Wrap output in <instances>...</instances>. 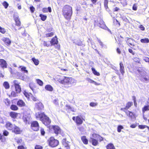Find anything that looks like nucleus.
<instances>
[{"label":"nucleus","mask_w":149,"mask_h":149,"mask_svg":"<svg viewBox=\"0 0 149 149\" xmlns=\"http://www.w3.org/2000/svg\"><path fill=\"white\" fill-rule=\"evenodd\" d=\"M45 89L48 91H52L53 90V88L51 86L48 85H46L45 87Z\"/></svg>","instance_id":"23"},{"label":"nucleus","mask_w":149,"mask_h":149,"mask_svg":"<svg viewBox=\"0 0 149 149\" xmlns=\"http://www.w3.org/2000/svg\"><path fill=\"white\" fill-rule=\"evenodd\" d=\"M81 139L84 144H87L88 143V140L86 139V136H82L81 137Z\"/></svg>","instance_id":"27"},{"label":"nucleus","mask_w":149,"mask_h":149,"mask_svg":"<svg viewBox=\"0 0 149 149\" xmlns=\"http://www.w3.org/2000/svg\"><path fill=\"white\" fill-rule=\"evenodd\" d=\"M30 118V117L29 116H27L25 115L23 116L22 119L24 121L26 124L27 123L29 122Z\"/></svg>","instance_id":"14"},{"label":"nucleus","mask_w":149,"mask_h":149,"mask_svg":"<svg viewBox=\"0 0 149 149\" xmlns=\"http://www.w3.org/2000/svg\"><path fill=\"white\" fill-rule=\"evenodd\" d=\"M91 141L92 144L94 146H97L98 144L97 140L93 138H91Z\"/></svg>","instance_id":"21"},{"label":"nucleus","mask_w":149,"mask_h":149,"mask_svg":"<svg viewBox=\"0 0 149 149\" xmlns=\"http://www.w3.org/2000/svg\"><path fill=\"white\" fill-rule=\"evenodd\" d=\"M20 79L26 81H28L30 80L29 77H28L26 75H24L23 76L20 77Z\"/></svg>","instance_id":"22"},{"label":"nucleus","mask_w":149,"mask_h":149,"mask_svg":"<svg viewBox=\"0 0 149 149\" xmlns=\"http://www.w3.org/2000/svg\"><path fill=\"white\" fill-rule=\"evenodd\" d=\"M31 128L34 131H37L38 130L39 125L37 121H34L31 123Z\"/></svg>","instance_id":"7"},{"label":"nucleus","mask_w":149,"mask_h":149,"mask_svg":"<svg viewBox=\"0 0 149 149\" xmlns=\"http://www.w3.org/2000/svg\"><path fill=\"white\" fill-rule=\"evenodd\" d=\"M53 128L54 132L56 134H58L61 132V129L59 127L57 126H53Z\"/></svg>","instance_id":"10"},{"label":"nucleus","mask_w":149,"mask_h":149,"mask_svg":"<svg viewBox=\"0 0 149 149\" xmlns=\"http://www.w3.org/2000/svg\"><path fill=\"white\" fill-rule=\"evenodd\" d=\"M42 11L44 13H47L48 11L49 12H52V9L50 7H48V8H44L42 9Z\"/></svg>","instance_id":"24"},{"label":"nucleus","mask_w":149,"mask_h":149,"mask_svg":"<svg viewBox=\"0 0 149 149\" xmlns=\"http://www.w3.org/2000/svg\"><path fill=\"white\" fill-rule=\"evenodd\" d=\"M18 115V113H16L14 112H11L10 113V116L12 118H16Z\"/></svg>","instance_id":"26"},{"label":"nucleus","mask_w":149,"mask_h":149,"mask_svg":"<svg viewBox=\"0 0 149 149\" xmlns=\"http://www.w3.org/2000/svg\"><path fill=\"white\" fill-rule=\"evenodd\" d=\"M26 68L25 67H23L21 68V70L22 71H24L25 72L27 73L28 71L26 70Z\"/></svg>","instance_id":"47"},{"label":"nucleus","mask_w":149,"mask_h":149,"mask_svg":"<svg viewBox=\"0 0 149 149\" xmlns=\"http://www.w3.org/2000/svg\"><path fill=\"white\" fill-rule=\"evenodd\" d=\"M54 35V33L51 32L50 33H48L45 34V36L47 37H51L52 36Z\"/></svg>","instance_id":"40"},{"label":"nucleus","mask_w":149,"mask_h":149,"mask_svg":"<svg viewBox=\"0 0 149 149\" xmlns=\"http://www.w3.org/2000/svg\"><path fill=\"white\" fill-rule=\"evenodd\" d=\"M35 108L36 110L40 111L43 109L44 106L41 102H39L36 103Z\"/></svg>","instance_id":"8"},{"label":"nucleus","mask_w":149,"mask_h":149,"mask_svg":"<svg viewBox=\"0 0 149 149\" xmlns=\"http://www.w3.org/2000/svg\"><path fill=\"white\" fill-rule=\"evenodd\" d=\"M2 40H3L4 42L7 43L8 45H10L11 43L10 40L8 38H3L1 39Z\"/></svg>","instance_id":"18"},{"label":"nucleus","mask_w":149,"mask_h":149,"mask_svg":"<svg viewBox=\"0 0 149 149\" xmlns=\"http://www.w3.org/2000/svg\"><path fill=\"white\" fill-rule=\"evenodd\" d=\"M10 108L12 110L15 111L17 110L18 109L17 106L16 105L13 104L11 105Z\"/></svg>","instance_id":"33"},{"label":"nucleus","mask_w":149,"mask_h":149,"mask_svg":"<svg viewBox=\"0 0 149 149\" xmlns=\"http://www.w3.org/2000/svg\"><path fill=\"white\" fill-rule=\"evenodd\" d=\"M49 145L52 147H54L57 146L59 143L58 140L55 139L54 137H50L48 140Z\"/></svg>","instance_id":"6"},{"label":"nucleus","mask_w":149,"mask_h":149,"mask_svg":"<svg viewBox=\"0 0 149 149\" xmlns=\"http://www.w3.org/2000/svg\"><path fill=\"white\" fill-rule=\"evenodd\" d=\"M3 86L5 88L8 89L9 88V85L8 82L5 81L3 84Z\"/></svg>","instance_id":"34"},{"label":"nucleus","mask_w":149,"mask_h":149,"mask_svg":"<svg viewBox=\"0 0 149 149\" xmlns=\"http://www.w3.org/2000/svg\"><path fill=\"white\" fill-rule=\"evenodd\" d=\"M24 95H25V97H26V98H29V95L28 93H27V92H26L24 91Z\"/></svg>","instance_id":"56"},{"label":"nucleus","mask_w":149,"mask_h":149,"mask_svg":"<svg viewBox=\"0 0 149 149\" xmlns=\"http://www.w3.org/2000/svg\"><path fill=\"white\" fill-rule=\"evenodd\" d=\"M123 127L121 125H119L118 127V129H117V131L118 132H120L121 131V130L122 129H123Z\"/></svg>","instance_id":"43"},{"label":"nucleus","mask_w":149,"mask_h":149,"mask_svg":"<svg viewBox=\"0 0 149 149\" xmlns=\"http://www.w3.org/2000/svg\"><path fill=\"white\" fill-rule=\"evenodd\" d=\"M37 83L40 86H42L43 84V82L40 80L38 79H36Z\"/></svg>","instance_id":"38"},{"label":"nucleus","mask_w":149,"mask_h":149,"mask_svg":"<svg viewBox=\"0 0 149 149\" xmlns=\"http://www.w3.org/2000/svg\"><path fill=\"white\" fill-rule=\"evenodd\" d=\"M17 105L19 107H24L25 106V102L22 100H19L17 102Z\"/></svg>","instance_id":"16"},{"label":"nucleus","mask_w":149,"mask_h":149,"mask_svg":"<svg viewBox=\"0 0 149 149\" xmlns=\"http://www.w3.org/2000/svg\"><path fill=\"white\" fill-rule=\"evenodd\" d=\"M18 149H24V147L22 145L19 146L17 148Z\"/></svg>","instance_id":"61"},{"label":"nucleus","mask_w":149,"mask_h":149,"mask_svg":"<svg viewBox=\"0 0 149 149\" xmlns=\"http://www.w3.org/2000/svg\"><path fill=\"white\" fill-rule=\"evenodd\" d=\"M58 99H56L53 101L54 103L56 105H58Z\"/></svg>","instance_id":"52"},{"label":"nucleus","mask_w":149,"mask_h":149,"mask_svg":"<svg viewBox=\"0 0 149 149\" xmlns=\"http://www.w3.org/2000/svg\"><path fill=\"white\" fill-rule=\"evenodd\" d=\"M14 127L13 130V131L16 134H19L21 132V131L19 127L15 125Z\"/></svg>","instance_id":"11"},{"label":"nucleus","mask_w":149,"mask_h":149,"mask_svg":"<svg viewBox=\"0 0 149 149\" xmlns=\"http://www.w3.org/2000/svg\"><path fill=\"white\" fill-rule=\"evenodd\" d=\"M40 131L41 134L42 135H44L45 133L44 129L43 128H41L40 130Z\"/></svg>","instance_id":"51"},{"label":"nucleus","mask_w":149,"mask_h":149,"mask_svg":"<svg viewBox=\"0 0 149 149\" xmlns=\"http://www.w3.org/2000/svg\"><path fill=\"white\" fill-rule=\"evenodd\" d=\"M69 142L67 141L66 142V140L65 139H64L63 141V144L64 146L65 147V149H69V146L68 144Z\"/></svg>","instance_id":"15"},{"label":"nucleus","mask_w":149,"mask_h":149,"mask_svg":"<svg viewBox=\"0 0 149 149\" xmlns=\"http://www.w3.org/2000/svg\"><path fill=\"white\" fill-rule=\"evenodd\" d=\"M7 63L4 60L0 59V67L3 68H6L7 67Z\"/></svg>","instance_id":"9"},{"label":"nucleus","mask_w":149,"mask_h":149,"mask_svg":"<svg viewBox=\"0 0 149 149\" xmlns=\"http://www.w3.org/2000/svg\"><path fill=\"white\" fill-rule=\"evenodd\" d=\"M107 149H115V148L113 144L109 143L107 146Z\"/></svg>","instance_id":"28"},{"label":"nucleus","mask_w":149,"mask_h":149,"mask_svg":"<svg viewBox=\"0 0 149 149\" xmlns=\"http://www.w3.org/2000/svg\"><path fill=\"white\" fill-rule=\"evenodd\" d=\"M108 0H104V6L105 7L107 8H108Z\"/></svg>","instance_id":"48"},{"label":"nucleus","mask_w":149,"mask_h":149,"mask_svg":"<svg viewBox=\"0 0 149 149\" xmlns=\"http://www.w3.org/2000/svg\"><path fill=\"white\" fill-rule=\"evenodd\" d=\"M139 28L141 30L143 31L145 30L144 27L142 25H140Z\"/></svg>","instance_id":"62"},{"label":"nucleus","mask_w":149,"mask_h":149,"mask_svg":"<svg viewBox=\"0 0 149 149\" xmlns=\"http://www.w3.org/2000/svg\"><path fill=\"white\" fill-rule=\"evenodd\" d=\"M50 42L52 45L56 44L58 42L56 36H55L50 41Z\"/></svg>","instance_id":"17"},{"label":"nucleus","mask_w":149,"mask_h":149,"mask_svg":"<svg viewBox=\"0 0 149 149\" xmlns=\"http://www.w3.org/2000/svg\"><path fill=\"white\" fill-rule=\"evenodd\" d=\"M124 111L125 113L127 116H128L129 117L131 118L132 117L133 115V113L128 110H126V111Z\"/></svg>","instance_id":"25"},{"label":"nucleus","mask_w":149,"mask_h":149,"mask_svg":"<svg viewBox=\"0 0 149 149\" xmlns=\"http://www.w3.org/2000/svg\"><path fill=\"white\" fill-rule=\"evenodd\" d=\"M127 42L129 44L131 45H133V40L132 39L130 38H128L126 40Z\"/></svg>","instance_id":"30"},{"label":"nucleus","mask_w":149,"mask_h":149,"mask_svg":"<svg viewBox=\"0 0 149 149\" xmlns=\"http://www.w3.org/2000/svg\"><path fill=\"white\" fill-rule=\"evenodd\" d=\"M99 26L103 29H105L106 27V25L104 24H100Z\"/></svg>","instance_id":"53"},{"label":"nucleus","mask_w":149,"mask_h":149,"mask_svg":"<svg viewBox=\"0 0 149 149\" xmlns=\"http://www.w3.org/2000/svg\"><path fill=\"white\" fill-rule=\"evenodd\" d=\"M13 82L15 88V91H12L11 94L12 96L15 97L18 95V94L20 93L21 90L20 86L17 83V81L16 80L14 81Z\"/></svg>","instance_id":"5"},{"label":"nucleus","mask_w":149,"mask_h":149,"mask_svg":"<svg viewBox=\"0 0 149 149\" xmlns=\"http://www.w3.org/2000/svg\"><path fill=\"white\" fill-rule=\"evenodd\" d=\"M29 86L30 88L33 91L34 90V88L33 87V84L32 83H30L29 85Z\"/></svg>","instance_id":"59"},{"label":"nucleus","mask_w":149,"mask_h":149,"mask_svg":"<svg viewBox=\"0 0 149 149\" xmlns=\"http://www.w3.org/2000/svg\"><path fill=\"white\" fill-rule=\"evenodd\" d=\"M132 9L133 10H137V7L136 5L135 4H134L133 7H132Z\"/></svg>","instance_id":"64"},{"label":"nucleus","mask_w":149,"mask_h":149,"mask_svg":"<svg viewBox=\"0 0 149 149\" xmlns=\"http://www.w3.org/2000/svg\"><path fill=\"white\" fill-rule=\"evenodd\" d=\"M73 43L75 45L79 46H81L83 45V43L79 39H76L73 41Z\"/></svg>","instance_id":"12"},{"label":"nucleus","mask_w":149,"mask_h":149,"mask_svg":"<svg viewBox=\"0 0 149 149\" xmlns=\"http://www.w3.org/2000/svg\"><path fill=\"white\" fill-rule=\"evenodd\" d=\"M13 17L14 19L15 20L16 19H19V16L17 13H15L13 15Z\"/></svg>","instance_id":"41"},{"label":"nucleus","mask_w":149,"mask_h":149,"mask_svg":"<svg viewBox=\"0 0 149 149\" xmlns=\"http://www.w3.org/2000/svg\"><path fill=\"white\" fill-rule=\"evenodd\" d=\"M36 116L45 125H48L51 123V120L44 113H37L36 114Z\"/></svg>","instance_id":"1"},{"label":"nucleus","mask_w":149,"mask_h":149,"mask_svg":"<svg viewBox=\"0 0 149 149\" xmlns=\"http://www.w3.org/2000/svg\"><path fill=\"white\" fill-rule=\"evenodd\" d=\"M40 16L41 17V19L43 21H45L47 18L46 16L42 14L40 15Z\"/></svg>","instance_id":"36"},{"label":"nucleus","mask_w":149,"mask_h":149,"mask_svg":"<svg viewBox=\"0 0 149 149\" xmlns=\"http://www.w3.org/2000/svg\"><path fill=\"white\" fill-rule=\"evenodd\" d=\"M8 134H9V133H8V132L6 130L4 131L3 132V135L5 136H8Z\"/></svg>","instance_id":"60"},{"label":"nucleus","mask_w":149,"mask_h":149,"mask_svg":"<svg viewBox=\"0 0 149 149\" xmlns=\"http://www.w3.org/2000/svg\"><path fill=\"white\" fill-rule=\"evenodd\" d=\"M76 121L77 125L81 124L83 122L82 119L79 116H77L76 117Z\"/></svg>","instance_id":"19"},{"label":"nucleus","mask_w":149,"mask_h":149,"mask_svg":"<svg viewBox=\"0 0 149 149\" xmlns=\"http://www.w3.org/2000/svg\"><path fill=\"white\" fill-rule=\"evenodd\" d=\"M97 103H95L94 102H91L90 104V106L94 107L97 106Z\"/></svg>","instance_id":"49"},{"label":"nucleus","mask_w":149,"mask_h":149,"mask_svg":"<svg viewBox=\"0 0 149 149\" xmlns=\"http://www.w3.org/2000/svg\"><path fill=\"white\" fill-rule=\"evenodd\" d=\"M32 60L36 65H38L39 64V61L38 60L33 58H32Z\"/></svg>","instance_id":"35"},{"label":"nucleus","mask_w":149,"mask_h":149,"mask_svg":"<svg viewBox=\"0 0 149 149\" xmlns=\"http://www.w3.org/2000/svg\"><path fill=\"white\" fill-rule=\"evenodd\" d=\"M42 147L38 145H36V146L35 149H42Z\"/></svg>","instance_id":"50"},{"label":"nucleus","mask_w":149,"mask_h":149,"mask_svg":"<svg viewBox=\"0 0 149 149\" xmlns=\"http://www.w3.org/2000/svg\"><path fill=\"white\" fill-rule=\"evenodd\" d=\"M143 59L146 62H148L149 63V58L146 57H144L143 58Z\"/></svg>","instance_id":"46"},{"label":"nucleus","mask_w":149,"mask_h":149,"mask_svg":"<svg viewBox=\"0 0 149 149\" xmlns=\"http://www.w3.org/2000/svg\"><path fill=\"white\" fill-rule=\"evenodd\" d=\"M138 71L139 73V78L141 81L146 83L149 81V76L146 75V73L144 70L140 68Z\"/></svg>","instance_id":"3"},{"label":"nucleus","mask_w":149,"mask_h":149,"mask_svg":"<svg viewBox=\"0 0 149 149\" xmlns=\"http://www.w3.org/2000/svg\"><path fill=\"white\" fill-rule=\"evenodd\" d=\"M15 21L16 22V25L17 26H19L20 25V22L19 21V19H16L15 20Z\"/></svg>","instance_id":"44"},{"label":"nucleus","mask_w":149,"mask_h":149,"mask_svg":"<svg viewBox=\"0 0 149 149\" xmlns=\"http://www.w3.org/2000/svg\"><path fill=\"white\" fill-rule=\"evenodd\" d=\"M141 42L143 43H148L149 42V39L148 38H145L141 40Z\"/></svg>","instance_id":"29"},{"label":"nucleus","mask_w":149,"mask_h":149,"mask_svg":"<svg viewBox=\"0 0 149 149\" xmlns=\"http://www.w3.org/2000/svg\"><path fill=\"white\" fill-rule=\"evenodd\" d=\"M43 45L45 46L49 47V43H47V42L45 41H43Z\"/></svg>","instance_id":"57"},{"label":"nucleus","mask_w":149,"mask_h":149,"mask_svg":"<svg viewBox=\"0 0 149 149\" xmlns=\"http://www.w3.org/2000/svg\"><path fill=\"white\" fill-rule=\"evenodd\" d=\"M97 140H99L100 141H101L103 140V138L100 135H99V136L98 137V138H97Z\"/></svg>","instance_id":"58"},{"label":"nucleus","mask_w":149,"mask_h":149,"mask_svg":"<svg viewBox=\"0 0 149 149\" xmlns=\"http://www.w3.org/2000/svg\"><path fill=\"white\" fill-rule=\"evenodd\" d=\"M60 83L65 85H68L75 83V80L72 77H64L62 79H59L58 80Z\"/></svg>","instance_id":"4"},{"label":"nucleus","mask_w":149,"mask_h":149,"mask_svg":"<svg viewBox=\"0 0 149 149\" xmlns=\"http://www.w3.org/2000/svg\"><path fill=\"white\" fill-rule=\"evenodd\" d=\"M2 4L5 8H6L8 6V4L6 1L3 2Z\"/></svg>","instance_id":"42"},{"label":"nucleus","mask_w":149,"mask_h":149,"mask_svg":"<svg viewBox=\"0 0 149 149\" xmlns=\"http://www.w3.org/2000/svg\"><path fill=\"white\" fill-rule=\"evenodd\" d=\"M92 70V71L93 73L95 75L97 76H99L100 75L99 72H98L94 68H91Z\"/></svg>","instance_id":"31"},{"label":"nucleus","mask_w":149,"mask_h":149,"mask_svg":"<svg viewBox=\"0 0 149 149\" xmlns=\"http://www.w3.org/2000/svg\"><path fill=\"white\" fill-rule=\"evenodd\" d=\"M15 125H13L9 122H7L6 124V127L9 130H13Z\"/></svg>","instance_id":"13"},{"label":"nucleus","mask_w":149,"mask_h":149,"mask_svg":"<svg viewBox=\"0 0 149 149\" xmlns=\"http://www.w3.org/2000/svg\"><path fill=\"white\" fill-rule=\"evenodd\" d=\"M147 127V126L145 125H139V127L141 129H143L146 128Z\"/></svg>","instance_id":"54"},{"label":"nucleus","mask_w":149,"mask_h":149,"mask_svg":"<svg viewBox=\"0 0 149 149\" xmlns=\"http://www.w3.org/2000/svg\"><path fill=\"white\" fill-rule=\"evenodd\" d=\"M120 71L121 73L123 75L125 73L124 71V67L122 63H120Z\"/></svg>","instance_id":"20"},{"label":"nucleus","mask_w":149,"mask_h":149,"mask_svg":"<svg viewBox=\"0 0 149 149\" xmlns=\"http://www.w3.org/2000/svg\"><path fill=\"white\" fill-rule=\"evenodd\" d=\"M30 9L32 13H33L35 10V8L33 6L31 7Z\"/></svg>","instance_id":"63"},{"label":"nucleus","mask_w":149,"mask_h":149,"mask_svg":"<svg viewBox=\"0 0 149 149\" xmlns=\"http://www.w3.org/2000/svg\"><path fill=\"white\" fill-rule=\"evenodd\" d=\"M149 105H147L144 106V107L142 108V112L143 113H144L145 111L149 110L148 108Z\"/></svg>","instance_id":"32"},{"label":"nucleus","mask_w":149,"mask_h":149,"mask_svg":"<svg viewBox=\"0 0 149 149\" xmlns=\"http://www.w3.org/2000/svg\"><path fill=\"white\" fill-rule=\"evenodd\" d=\"M98 136H99L98 134H93L92 135L93 137V138H94L95 139H97Z\"/></svg>","instance_id":"55"},{"label":"nucleus","mask_w":149,"mask_h":149,"mask_svg":"<svg viewBox=\"0 0 149 149\" xmlns=\"http://www.w3.org/2000/svg\"><path fill=\"white\" fill-rule=\"evenodd\" d=\"M6 32V31L4 28H2L0 26V32L3 34H4Z\"/></svg>","instance_id":"39"},{"label":"nucleus","mask_w":149,"mask_h":149,"mask_svg":"<svg viewBox=\"0 0 149 149\" xmlns=\"http://www.w3.org/2000/svg\"><path fill=\"white\" fill-rule=\"evenodd\" d=\"M133 104V103L132 102H128L126 106L125 107L127 109H129L130 107H131L132 105Z\"/></svg>","instance_id":"37"},{"label":"nucleus","mask_w":149,"mask_h":149,"mask_svg":"<svg viewBox=\"0 0 149 149\" xmlns=\"http://www.w3.org/2000/svg\"><path fill=\"white\" fill-rule=\"evenodd\" d=\"M63 15L67 19H70L72 13V8L68 5L64 6L63 9Z\"/></svg>","instance_id":"2"},{"label":"nucleus","mask_w":149,"mask_h":149,"mask_svg":"<svg viewBox=\"0 0 149 149\" xmlns=\"http://www.w3.org/2000/svg\"><path fill=\"white\" fill-rule=\"evenodd\" d=\"M4 102L6 105H8L10 104V101L8 98L5 99Z\"/></svg>","instance_id":"45"}]
</instances>
